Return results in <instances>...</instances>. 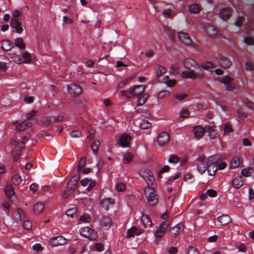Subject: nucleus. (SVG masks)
I'll return each instance as SVG.
<instances>
[{
  "mask_svg": "<svg viewBox=\"0 0 254 254\" xmlns=\"http://www.w3.org/2000/svg\"><path fill=\"white\" fill-rule=\"evenodd\" d=\"M196 160L197 161V169L200 174H202L207 170L208 174L210 176H213L215 174L217 168L215 164L213 162L212 157H209L206 160L205 156L201 154L198 156Z\"/></svg>",
  "mask_w": 254,
  "mask_h": 254,
  "instance_id": "obj_1",
  "label": "nucleus"
},
{
  "mask_svg": "<svg viewBox=\"0 0 254 254\" xmlns=\"http://www.w3.org/2000/svg\"><path fill=\"white\" fill-rule=\"evenodd\" d=\"M145 86L144 85H134L129 90V94L127 95V97L129 98V96H134L135 98L138 97L137 100L136 105L138 106L142 105L146 102L148 97V94L142 95L144 91Z\"/></svg>",
  "mask_w": 254,
  "mask_h": 254,
  "instance_id": "obj_2",
  "label": "nucleus"
},
{
  "mask_svg": "<svg viewBox=\"0 0 254 254\" xmlns=\"http://www.w3.org/2000/svg\"><path fill=\"white\" fill-rule=\"evenodd\" d=\"M146 199L150 206H155L158 202V196L152 187H147L144 189Z\"/></svg>",
  "mask_w": 254,
  "mask_h": 254,
  "instance_id": "obj_3",
  "label": "nucleus"
},
{
  "mask_svg": "<svg viewBox=\"0 0 254 254\" xmlns=\"http://www.w3.org/2000/svg\"><path fill=\"white\" fill-rule=\"evenodd\" d=\"M139 174L146 182L147 187H153L155 178L150 170L147 168H141L139 171Z\"/></svg>",
  "mask_w": 254,
  "mask_h": 254,
  "instance_id": "obj_4",
  "label": "nucleus"
},
{
  "mask_svg": "<svg viewBox=\"0 0 254 254\" xmlns=\"http://www.w3.org/2000/svg\"><path fill=\"white\" fill-rule=\"evenodd\" d=\"M220 82L225 85L226 90L228 91L233 92L236 88V81L228 75L222 77Z\"/></svg>",
  "mask_w": 254,
  "mask_h": 254,
  "instance_id": "obj_5",
  "label": "nucleus"
},
{
  "mask_svg": "<svg viewBox=\"0 0 254 254\" xmlns=\"http://www.w3.org/2000/svg\"><path fill=\"white\" fill-rule=\"evenodd\" d=\"M79 232L81 236L90 240H94L97 237L96 232L88 227L81 228Z\"/></svg>",
  "mask_w": 254,
  "mask_h": 254,
  "instance_id": "obj_6",
  "label": "nucleus"
},
{
  "mask_svg": "<svg viewBox=\"0 0 254 254\" xmlns=\"http://www.w3.org/2000/svg\"><path fill=\"white\" fill-rule=\"evenodd\" d=\"M170 225V222L168 220H166L161 223L158 228L156 231L154 236L156 238H161Z\"/></svg>",
  "mask_w": 254,
  "mask_h": 254,
  "instance_id": "obj_7",
  "label": "nucleus"
},
{
  "mask_svg": "<svg viewBox=\"0 0 254 254\" xmlns=\"http://www.w3.org/2000/svg\"><path fill=\"white\" fill-rule=\"evenodd\" d=\"M77 184L73 182L71 180L68 182L66 188L64 192L62 194V197L63 199H66L68 196L71 194L75 189L76 188Z\"/></svg>",
  "mask_w": 254,
  "mask_h": 254,
  "instance_id": "obj_8",
  "label": "nucleus"
},
{
  "mask_svg": "<svg viewBox=\"0 0 254 254\" xmlns=\"http://www.w3.org/2000/svg\"><path fill=\"white\" fill-rule=\"evenodd\" d=\"M21 25L22 22L20 19L17 18H11L10 26L14 29L16 33L20 34L23 31Z\"/></svg>",
  "mask_w": 254,
  "mask_h": 254,
  "instance_id": "obj_9",
  "label": "nucleus"
},
{
  "mask_svg": "<svg viewBox=\"0 0 254 254\" xmlns=\"http://www.w3.org/2000/svg\"><path fill=\"white\" fill-rule=\"evenodd\" d=\"M169 139L170 136L169 134L165 131H163L161 132L158 136V144L159 146H164L168 143Z\"/></svg>",
  "mask_w": 254,
  "mask_h": 254,
  "instance_id": "obj_10",
  "label": "nucleus"
},
{
  "mask_svg": "<svg viewBox=\"0 0 254 254\" xmlns=\"http://www.w3.org/2000/svg\"><path fill=\"white\" fill-rule=\"evenodd\" d=\"M67 91L71 97H75L80 95L81 88L77 84H72L67 86Z\"/></svg>",
  "mask_w": 254,
  "mask_h": 254,
  "instance_id": "obj_11",
  "label": "nucleus"
},
{
  "mask_svg": "<svg viewBox=\"0 0 254 254\" xmlns=\"http://www.w3.org/2000/svg\"><path fill=\"white\" fill-rule=\"evenodd\" d=\"M131 140L130 136L127 134H123L119 138V143L123 148L129 147V142Z\"/></svg>",
  "mask_w": 254,
  "mask_h": 254,
  "instance_id": "obj_12",
  "label": "nucleus"
},
{
  "mask_svg": "<svg viewBox=\"0 0 254 254\" xmlns=\"http://www.w3.org/2000/svg\"><path fill=\"white\" fill-rule=\"evenodd\" d=\"M179 39L186 46H190L191 40L188 34L183 32H179L178 34Z\"/></svg>",
  "mask_w": 254,
  "mask_h": 254,
  "instance_id": "obj_13",
  "label": "nucleus"
},
{
  "mask_svg": "<svg viewBox=\"0 0 254 254\" xmlns=\"http://www.w3.org/2000/svg\"><path fill=\"white\" fill-rule=\"evenodd\" d=\"M66 242L65 238L62 236H58L54 237L50 241V244L53 246H57L59 245H63Z\"/></svg>",
  "mask_w": 254,
  "mask_h": 254,
  "instance_id": "obj_14",
  "label": "nucleus"
},
{
  "mask_svg": "<svg viewBox=\"0 0 254 254\" xmlns=\"http://www.w3.org/2000/svg\"><path fill=\"white\" fill-rule=\"evenodd\" d=\"M100 224L104 229H108L112 225L111 219L106 216H102L100 219Z\"/></svg>",
  "mask_w": 254,
  "mask_h": 254,
  "instance_id": "obj_15",
  "label": "nucleus"
},
{
  "mask_svg": "<svg viewBox=\"0 0 254 254\" xmlns=\"http://www.w3.org/2000/svg\"><path fill=\"white\" fill-rule=\"evenodd\" d=\"M184 229L183 225L179 223L172 227L169 231L170 235L172 237H175Z\"/></svg>",
  "mask_w": 254,
  "mask_h": 254,
  "instance_id": "obj_16",
  "label": "nucleus"
},
{
  "mask_svg": "<svg viewBox=\"0 0 254 254\" xmlns=\"http://www.w3.org/2000/svg\"><path fill=\"white\" fill-rule=\"evenodd\" d=\"M201 74H194V70H190L188 71H183L182 73V76L184 78H190L192 79H195L196 78H200Z\"/></svg>",
  "mask_w": 254,
  "mask_h": 254,
  "instance_id": "obj_17",
  "label": "nucleus"
},
{
  "mask_svg": "<svg viewBox=\"0 0 254 254\" xmlns=\"http://www.w3.org/2000/svg\"><path fill=\"white\" fill-rule=\"evenodd\" d=\"M194 134L196 138L200 139L204 135V128L201 126H197L193 127Z\"/></svg>",
  "mask_w": 254,
  "mask_h": 254,
  "instance_id": "obj_18",
  "label": "nucleus"
},
{
  "mask_svg": "<svg viewBox=\"0 0 254 254\" xmlns=\"http://www.w3.org/2000/svg\"><path fill=\"white\" fill-rule=\"evenodd\" d=\"M219 63L221 67L225 68L230 67L232 64L228 58L222 56L219 57Z\"/></svg>",
  "mask_w": 254,
  "mask_h": 254,
  "instance_id": "obj_19",
  "label": "nucleus"
},
{
  "mask_svg": "<svg viewBox=\"0 0 254 254\" xmlns=\"http://www.w3.org/2000/svg\"><path fill=\"white\" fill-rule=\"evenodd\" d=\"M231 14V9L228 7H225L220 11L219 15L222 19L224 21L228 19Z\"/></svg>",
  "mask_w": 254,
  "mask_h": 254,
  "instance_id": "obj_20",
  "label": "nucleus"
},
{
  "mask_svg": "<svg viewBox=\"0 0 254 254\" xmlns=\"http://www.w3.org/2000/svg\"><path fill=\"white\" fill-rule=\"evenodd\" d=\"M10 143L12 145L15 146L14 151L17 152L21 151L24 145V143L22 141H19L17 139H13L11 140Z\"/></svg>",
  "mask_w": 254,
  "mask_h": 254,
  "instance_id": "obj_21",
  "label": "nucleus"
},
{
  "mask_svg": "<svg viewBox=\"0 0 254 254\" xmlns=\"http://www.w3.org/2000/svg\"><path fill=\"white\" fill-rule=\"evenodd\" d=\"M183 64L186 68L190 69L191 67H195L197 65L195 61L191 58H186L183 61Z\"/></svg>",
  "mask_w": 254,
  "mask_h": 254,
  "instance_id": "obj_22",
  "label": "nucleus"
},
{
  "mask_svg": "<svg viewBox=\"0 0 254 254\" xmlns=\"http://www.w3.org/2000/svg\"><path fill=\"white\" fill-rule=\"evenodd\" d=\"M13 47V43L7 40H4L1 42V47L5 52L9 51Z\"/></svg>",
  "mask_w": 254,
  "mask_h": 254,
  "instance_id": "obj_23",
  "label": "nucleus"
},
{
  "mask_svg": "<svg viewBox=\"0 0 254 254\" xmlns=\"http://www.w3.org/2000/svg\"><path fill=\"white\" fill-rule=\"evenodd\" d=\"M217 221L222 225H225L231 223V219L228 215H222L217 218Z\"/></svg>",
  "mask_w": 254,
  "mask_h": 254,
  "instance_id": "obj_24",
  "label": "nucleus"
},
{
  "mask_svg": "<svg viewBox=\"0 0 254 254\" xmlns=\"http://www.w3.org/2000/svg\"><path fill=\"white\" fill-rule=\"evenodd\" d=\"M140 221L142 224L146 227H150L152 226V223L150 217L147 215H142Z\"/></svg>",
  "mask_w": 254,
  "mask_h": 254,
  "instance_id": "obj_25",
  "label": "nucleus"
},
{
  "mask_svg": "<svg viewBox=\"0 0 254 254\" xmlns=\"http://www.w3.org/2000/svg\"><path fill=\"white\" fill-rule=\"evenodd\" d=\"M243 185V181L240 176L234 178L232 182V186L236 189L240 188Z\"/></svg>",
  "mask_w": 254,
  "mask_h": 254,
  "instance_id": "obj_26",
  "label": "nucleus"
},
{
  "mask_svg": "<svg viewBox=\"0 0 254 254\" xmlns=\"http://www.w3.org/2000/svg\"><path fill=\"white\" fill-rule=\"evenodd\" d=\"M134 158L133 155L129 152H126L123 156V162L124 164H128L131 162Z\"/></svg>",
  "mask_w": 254,
  "mask_h": 254,
  "instance_id": "obj_27",
  "label": "nucleus"
},
{
  "mask_svg": "<svg viewBox=\"0 0 254 254\" xmlns=\"http://www.w3.org/2000/svg\"><path fill=\"white\" fill-rule=\"evenodd\" d=\"M31 60L30 54L26 51L24 52L21 56H20V62H21V64H29L31 62Z\"/></svg>",
  "mask_w": 254,
  "mask_h": 254,
  "instance_id": "obj_28",
  "label": "nucleus"
},
{
  "mask_svg": "<svg viewBox=\"0 0 254 254\" xmlns=\"http://www.w3.org/2000/svg\"><path fill=\"white\" fill-rule=\"evenodd\" d=\"M14 45L21 51H24L26 48V46L23 42V40L21 38L18 37L16 38L14 40Z\"/></svg>",
  "mask_w": 254,
  "mask_h": 254,
  "instance_id": "obj_29",
  "label": "nucleus"
},
{
  "mask_svg": "<svg viewBox=\"0 0 254 254\" xmlns=\"http://www.w3.org/2000/svg\"><path fill=\"white\" fill-rule=\"evenodd\" d=\"M200 10V7L197 3H192L189 6V11L191 13L198 14Z\"/></svg>",
  "mask_w": 254,
  "mask_h": 254,
  "instance_id": "obj_30",
  "label": "nucleus"
},
{
  "mask_svg": "<svg viewBox=\"0 0 254 254\" xmlns=\"http://www.w3.org/2000/svg\"><path fill=\"white\" fill-rule=\"evenodd\" d=\"M29 127L30 126L29 125L28 122L24 120L21 123L17 125L15 127V130L17 131H21L25 130L26 128Z\"/></svg>",
  "mask_w": 254,
  "mask_h": 254,
  "instance_id": "obj_31",
  "label": "nucleus"
},
{
  "mask_svg": "<svg viewBox=\"0 0 254 254\" xmlns=\"http://www.w3.org/2000/svg\"><path fill=\"white\" fill-rule=\"evenodd\" d=\"M4 191L6 196L9 199H11L14 196V192L11 185L6 186Z\"/></svg>",
  "mask_w": 254,
  "mask_h": 254,
  "instance_id": "obj_32",
  "label": "nucleus"
},
{
  "mask_svg": "<svg viewBox=\"0 0 254 254\" xmlns=\"http://www.w3.org/2000/svg\"><path fill=\"white\" fill-rule=\"evenodd\" d=\"M204 30L208 35L211 36L215 35L217 34V30L214 26L212 25L205 27Z\"/></svg>",
  "mask_w": 254,
  "mask_h": 254,
  "instance_id": "obj_33",
  "label": "nucleus"
},
{
  "mask_svg": "<svg viewBox=\"0 0 254 254\" xmlns=\"http://www.w3.org/2000/svg\"><path fill=\"white\" fill-rule=\"evenodd\" d=\"M44 205L42 203H37L34 206L33 211L35 214H41L44 209Z\"/></svg>",
  "mask_w": 254,
  "mask_h": 254,
  "instance_id": "obj_34",
  "label": "nucleus"
},
{
  "mask_svg": "<svg viewBox=\"0 0 254 254\" xmlns=\"http://www.w3.org/2000/svg\"><path fill=\"white\" fill-rule=\"evenodd\" d=\"M77 209L76 207H72L67 210L66 212V215L67 216L73 218L77 217L76 211Z\"/></svg>",
  "mask_w": 254,
  "mask_h": 254,
  "instance_id": "obj_35",
  "label": "nucleus"
},
{
  "mask_svg": "<svg viewBox=\"0 0 254 254\" xmlns=\"http://www.w3.org/2000/svg\"><path fill=\"white\" fill-rule=\"evenodd\" d=\"M239 164L240 159L239 157L235 156L232 158L230 162V167L231 169H236L239 166Z\"/></svg>",
  "mask_w": 254,
  "mask_h": 254,
  "instance_id": "obj_36",
  "label": "nucleus"
},
{
  "mask_svg": "<svg viewBox=\"0 0 254 254\" xmlns=\"http://www.w3.org/2000/svg\"><path fill=\"white\" fill-rule=\"evenodd\" d=\"M134 234L136 235H139L140 233H137V228L135 226H133L127 230V237L128 238L132 237L134 236Z\"/></svg>",
  "mask_w": 254,
  "mask_h": 254,
  "instance_id": "obj_37",
  "label": "nucleus"
},
{
  "mask_svg": "<svg viewBox=\"0 0 254 254\" xmlns=\"http://www.w3.org/2000/svg\"><path fill=\"white\" fill-rule=\"evenodd\" d=\"M43 124L46 126H48L51 124L55 123L54 117H46L42 120Z\"/></svg>",
  "mask_w": 254,
  "mask_h": 254,
  "instance_id": "obj_38",
  "label": "nucleus"
},
{
  "mask_svg": "<svg viewBox=\"0 0 254 254\" xmlns=\"http://www.w3.org/2000/svg\"><path fill=\"white\" fill-rule=\"evenodd\" d=\"M168 76H165L163 78V82L165 83L168 87H172L176 84V81L173 79H169Z\"/></svg>",
  "mask_w": 254,
  "mask_h": 254,
  "instance_id": "obj_39",
  "label": "nucleus"
},
{
  "mask_svg": "<svg viewBox=\"0 0 254 254\" xmlns=\"http://www.w3.org/2000/svg\"><path fill=\"white\" fill-rule=\"evenodd\" d=\"M209 136L210 139H213L218 136V133L211 127H209L208 129Z\"/></svg>",
  "mask_w": 254,
  "mask_h": 254,
  "instance_id": "obj_40",
  "label": "nucleus"
},
{
  "mask_svg": "<svg viewBox=\"0 0 254 254\" xmlns=\"http://www.w3.org/2000/svg\"><path fill=\"white\" fill-rule=\"evenodd\" d=\"M9 57L15 63L17 64H21V62H20V56L16 55L15 53H11L9 54Z\"/></svg>",
  "mask_w": 254,
  "mask_h": 254,
  "instance_id": "obj_41",
  "label": "nucleus"
},
{
  "mask_svg": "<svg viewBox=\"0 0 254 254\" xmlns=\"http://www.w3.org/2000/svg\"><path fill=\"white\" fill-rule=\"evenodd\" d=\"M140 127L142 129H146L151 127V124L146 120H143L140 123Z\"/></svg>",
  "mask_w": 254,
  "mask_h": 254,
  "instance_id": "obj_42",
  "label": "nucleus"
},
{
  "mask_svg": "<svg viewBox=\"0 0 254 254\" xmlns=\"http://www.w3.org/2000/svg\"><path fill=\"white\" fill-rule=\"evenodd\" d=\"M166 71V68L160 65L156 70V75L157 77H160L163 73H164Z\"/></svg>",
  "mask_w": 254,
  "mask_h": 254,
  "instance_id": "obj_43",
  "label": "nucleus"
},
{
  "mask_svg": "<svg viewBox=\"0 0 254 254\" xmlns=\"http://www.w3.org/2000/svg\"><path fill=\"white\" fill-rule=\"evenodd\" d=\"M13 183L15 185H19L22 182V179L19 174H16L12 177Z\"/></svg>",
  "mask_w": 254,
  "mask_h": 254,
  "instance_id": "obj_44",
  "label": "nucleus"
},
{
  "mask_svg": "<svg viewBox=\"0 0 254 254\" xmlns=\"http://www.w3.org/2000/svg\"><path fill=\"white\" fill-rule=\"evenodd\" d=\"M92 249L95 250L96 251L101 252L103 251V245L101 243H97L93 245Z\"/></svg>",
  "mask_w": 254,
  "mask_h": 254,
  "instance_id": "obj_45",
  "label": "nucleus"
},
{
  "mask_svg": "<svg viewBox=\"0 0 254 254\" xmlns=\"http://www.w3.org/2000/svg\"><path fill=\"white\" fill-rule=\"evenodd\" d=\"M253 172V169L250 168H245L241 170V174L246 177H249Z\"/></svg>",
  "mask_w": 254,
  "mask_h": 254,
  "instance_id": "obj_46",
  "label": "nucleus"
},
{
  "mask_svg": "<svg viewBox=\"0 0 254 254\" xmlns=\"http://www.w3.org/2000/svg\"><path fill=\"white\" fill-rule=\"evenodd\" d=\"M99 144L100 142L98 140H95L91 145V149L95 154L97 153Z\"/></svg>",
  "mask_w": 254,
  "mask_h": 254,
  "instance_id": "obj_47",
  "label": "nucleus"
},
{
  "mask_svg": "<svg viewBox=\"0 0 254 254\" xmlns=\"http://www.w3.org/2000/svg\"><path fill=\"white\" fill-rule=\"evenodd\" d=\"M201 67L202 68L206 70H209L211 68L213 69L214 68L213 64L211 62H206L205 63H203L201 65Z\"/></svg>",
  "mask_w": 254,
  "mask_h": 254,
  "instance_id": "obj_48",
  "label": "nucleus"
},
{
  "mask_svg": "<svg viewBox=\"0 0 254 254\" xmlns=\"http://www.w3.org/2000/svg\"><path fill=\"white\" fill-rule=\"evenodd\" d=\"M164 32L167 35L168 37L171 39H173L175 36L174 31L172 30L169 29L168 28H165Z\"/></svg>",
  "mask_w": 254,
  "mask_h": 254,
  "instance_id": "obj_49",
  "label": "nucleus"
},
{
  "mask_svg": "<svg viewBox=\"0 0 254 254\" xmlns=\"http://www.w3.org/2000/svg\"><path fill=\"white\" fill-rule=\"evenodd\" d=\"M168 162L170 163L174 164H176L179 162V158L177 155H172L169 157Z\"/></svg>",
  "mask_w": 254,
  "mask_h": 254,
  "instance_id": "obj_50",
  "label": "nucleus"
},
{
  "mask_svg": "<svg viewBox=\"0 0 254 254\" xmlns=\"http://www.w3.org/2000/svg\"><path fill=\"white\" fill-rule=\"evenodd\" d=\"M69 135L72 138H78L81 136V132L78 130H74L70 132Z\"/></svg>",
  "mask_w": 254,
  "mask_h": 254,
  "instance_id": "obj_51",
  "label": "nucleus"
},
{
  "mask_svg": "<svg viewBox=\"0 0 254 254\" xmlns=\"http://www.w3.org/2000/svg\"><path fill=\"white\" fill-rule=\"evenodd\" d=\"M137 112L141 115L148 118L150 116V114L146 110L143 109H139L137 110Z\"/></svg>",
  "mask_w": 254,
  "mask_h": 254,
  "instance_id": "obj_52",
  "label": "nucleus"
},
{
  "mask_svg": "<svg viewBox=\"0 0 254 254\" xmlns=\"http://www.w3.org/2000/svg\"><path fill=\"white\" fill-rule=\"evenodd\" d=\"M90 220V217L87 214H84L79 218V221L82 223L89 222Z\"/></svg>",
  "mask_w": 254,
  "mask_h": 254,
  "instance_id": "obj_53",
  "label": "nucleus"
},
{
  "mask_svg": "<svg viewBox=\"0 0 254 254\" xmlns=\"http://www.w3.org/2000/svg\"><path fill=\"white\" fill-rule=\"evenodd\" d=\"M63 26L71 24L72 23V19L68 17L67 16L64 15L63 17Z\"/></svg>",
  "mask_w": 254,
  "mask_h": 254,
  "instance_id": "obj_54",
  "label": "nucleus"
},
{
  "mask_svg": "<svg viewBox=\"0 0 254 254\" xmlns=\"http://www.w3.org/2000/svg\"><path fill=\"white\" fill-rule=\"evenodd\" d=\"M23 227L25 229L30 230L32 227V224L29 220H25L23 222Z\"/></svg>",
  "mask_w": 254,
  "mask_h": 254,
  "instance_id": "obj_55",
  "label": "nucleus"
},
{
  "mask_svg": "<svg viewBox=\"0 0 254 254\" xmlns=\"http://www.w3.org/2000/svg\"><path fill=\"white\" fill-rule=\"evenodd\" d=\"M16 212H17V214L19 216V219L20 220H22L25 218V214L21 208H17L16 210Z\"/></svg>",
  "mask_w": 254,
  "mask_h": 254,
  "instance_id": "obj_56",
  "label": "nucleus"
},
{
  "mask_svg": "<svg viewBox=\"0 0 254 254\" xmlns=\"http://www.w3.org/2000/svg\"><path fill=\"white\" fill-rule=\"evenodd\" d=\"M194 68H195L196 69V71H194V74H201V77L200 78H198V79H202L203 76H204V75H203V68H201L200 66H198L197 65L195 66V67H194Z\"/></svg>",
  "mask_w": 254,
  "mask_h": 254,
  "instance_id": "obj_57",
  "label": "nucleus"
},
{
  "mask_svg": "<svg viewBox=\"0 0 254 254\" xmlns=\"http://www.w3.org/2000/svg\"><path fill=\"white\" fill-rule=\"evenodd\" d=\"M237 114L238 115V117L241 120H244L245 118L247 117V115L241 109H239L237 110Z\"/></svg>",
  "mask_w": 254,
  "mask_h": 254,
  "instance_id": "obj_58",
  "label": "nucleus"
},
{
  "mask_svg": "<svg viewBox=\"0 0 254 254\" xmlns=\"http://www.w3.org/2000/svg\"><path fill=\"white\" fill-rule=\"evenodd\" d=\"M116 190L119 192H122L125 190V185L123 183H118L116 185Z\"/></svg>",
  "mask_w": 254,
  "mask_h": 254,
  "instance_id": "obj_59",
  "label": "nucleus"
},
{
  "mask_svg": "<svg viewBox=\"0 0 254 254\" xmlns=\"http://www.w3.org/2000/svg\"><path fill=\"white\" fill-rule=\"evenodd\" d=\"M216 165V168L217 170L218 169L219 170L224 169L227 166V164L224 162H219L218 163H214Z\"/></svg>",
  "mask_w": 254,
  "mask_h": 254,
  "instance_id": "obj_60",
  "label": "nucleus"
},
{
  "mask_svg": "<svg viewBox=\"0 0 254 254\" xmlns=\"http://www.w3.org/2000/svg\"><path fill=\"white\" fill-rule=\"evenodd\" d=\"M86 162V159L84 157H82L79 160L78 166V171L81 170L84 167Z\"/></svg>",
  "mask_w": 254,
  "mask_h": 254,
  "instance_id": "obj_61",
  "label": "nucleus"
},
{
  "mask_svg": "<svg viewBox=\"0 0 254 254\" xmlns=\"http://www.w3.org/2000/svg\"><path fill=\"white\" fill-rule=\"evenodd\" d=\"M224 132L225 133L233 132V129L231 127V125L229 123H227L225 125L224 128Z\"/></svg>",
  "mask_w": 254,
  "mask_h": 254,
  "instance_id": "obj_62",
  "label": "nucleus"
},
{
  "mask_svg": "<svg viewBox=\"0 0 254 254\" xmlns=\"http://www.w3.org/2000/svg\"><path fill=\"white\" fill-rule=\"evenodd\" d=\"M244 42L247 45H254V40L251 37H246L244 38Z\"/></svg>",
  "mask_w": 254,
  "mask_h": 254,
  "instance_id": "obj_63",
  "label": "nucleus"
},
{
  "mask_svg": "<svg viewBox=\"0 0 254 254\" xmlns=\"http://www.w3.org/2000/svg\"><path fill=\"white\" fill-rule=\"evenodd\" d=\"M188 254H199V253L195 248L190 246L188 248Z\"/></svg>",
  "mask_w": 254,
  "mask_h": 254,
  "instance_id": "obj_64",
  "label": "nucleus"
}]
</instances>
